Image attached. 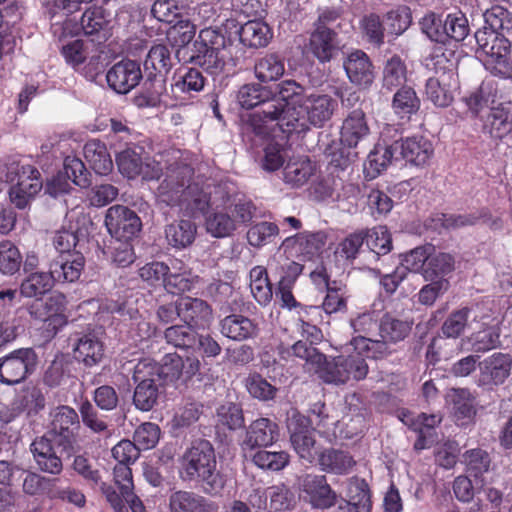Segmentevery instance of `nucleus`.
Listing matches in <instances>:
<instances>
[{"instance_id":"338daca9","label":"nucleus","mask_w":512,"mask_h":512,"mask_svg":"<svg viewBox=\"0 0 512 512\" xmlns=\"http://www.w3.org/2000/svg\"><path fill=\"white\" fill-rule=\"evenodd\" d=\"M252 461L260 469L280 471L288 465L289 455L285 451L258 450Z\"/></svg>"},{"instance_id":"6e6552de","label":"nucleus","mask_w":512,"mask_h":512,"mask_svg":"<svg viewBox=\"0 0 512 512\" xmlns=\"http://www.w3.org/2000/svg\"><path fill=\"white\" fill-rule=\"evenodd\" d=\"M37 355L32 348H20L0 357V383L16 385L33 373Z\"/></svg>"},{"instance_id":"bf43d9fd","label":"nucleus","mask_w":512,"mask_h":512,"mask_svg":"<svg viewBox=\"0 0 512 512\" xmlns=\"http://www.w3.org/2000/svg\"><path fill=\"white\" fill-rule=\"evenodd\" d=\"M462 462L467 472L477 478L489 471L491 458L487 451L474 448L464 452Z\"/></svg>"},{"instance_id":"f03ea898","label":"nucleus","mask_w":512,"mask_h":512,"mask_svg":"<svg viewBox=\"0 0 512 512\" xmlns=\"http://www.w3.org/2000/svg\"><path fill=\"white\" fill-rule=\"evenodd\" d=\"M337 100L327 94L306 95L298 109H289L282 114L279 105H269L266 110L274 119H278V127L283 133L304 132L309 129V124L322 127L329 121L337 108Z\"/></svg>"},{"instance_id":"7ed1b4c3","label":"nucleus","mask_w":512,"mask_h":512,"mask_svg":"<svg viewBox=\"0 0 512 512\" xmlns=\"http://www.w3.org/2000/svg\"><path fill=\"white\" fill-rule=\"evenodd\" d=\"M180 473L184 480L200 482L208 494L219 493L225 485L223 475L217 470L214 447L207 440L194 442L184 452Z\"/></svg>"},{"instance_id":"c03bdc74","label":"nucleus","mask_w":512,"mask_h":512,"mask_svg":"<svg viewBox=\"0 0 512 512\" xmlns=\"http://www.w3.org/2000/svg\"><path fill=\"white\" fill-rule=\"evenodd\" d=\"M195 64L202 67L211 75H220L224 72L228 53L226 49L218 50H199L193 57Z\"/></svg>"},{"instance_id":"473e14b6","label":"nucleus","mask_w":512,"mask_h":512,"mask_svg":"<svg viewBox=\"0 0 512 512\" xmlns=\"http://www.w3.org/2000/svg\"><path fill=\"white\" fill-rule=\"evenodd\" d=\"M484 130L494 139H503L512 132V113L508 107H493L487 115Z\"/></svg>"},{"instance_id":"49530a36","label":"nucleus","mask_w":512,"mask_h":512,"mask_svg":"<svg viewBox=\"0 0 512 512\" xmlns=\"http://www.w3.org/2000/svg\"><path fill=\"white\" fill-rule=\"evenodd\" d=\"M46 404L42 391L35 387H26L16 398L14 405L18 412H26L28 416L37 415Z\"/></svg>"},{"instance_id":"c9c22d12","label":"nucleus","mask_w":512,"mask_h":512,"mask_svg":"<svg viewBox=\"0 0 512 512\" xmlns=\"http://www.w3.org/2000/svg\"><path fill=\"white\" fill-rule=\"evenodd\" d=\"M76 360L86 366H94L103 357V345L94 334H85L80 337L73 349Z\"/></svg>"},{"instance_id":"cd10ccee","label":"nucleus","mask_w":512,"mask_h":512,"mask_svg":"<svg viewBox=\"0 0 512 512\" xmlns=\"http://www.w3.org/2000/svg\"><path fill=\"white\" fill-rule=\"evenodd\" d=\"M326 244V235L323 232H302L295 236L287 237L283 246H294L296 251L307 258L318 254Z\"/></svg>"},{"instance_id":"4468645a","label":"nucleus","mask_w":512,"mask_h":512,"mask_svg":"<svg viewBox=\"0 0 512 512\" xmlns=\"http://www.w3.org/2000/svg\"><path fill=\"white\" fill-rule=\"evenodd\" d=\"M305 96L304 88L301 85L293 80L283 81L278 84L277 95L272 93L270 102L265 104V107L261 109L258 116L264 123L276 122L278 125V119H274V117L272 118V116L270 117L266 114L267 107L269 105H279L281 107V111H279L278 114H282V112L284 113L289 109H298L299 105H302Z\"/></svg>"},{"instance_id":"f704fd0d","label":"nucleus","mask_w":512,"mask_h":512,"mask_svg":"<svg viewBox=\"0 0 512 512\" xmlns=\"http://www.w3.org/2000/svg\"><path fill=\"white\" fill-rule=\"evenodd\" d=\"M347 512H370L371 500L368 484L362 479H352L348 486V500L340 506Z\"/></svg>"},{"instance_id":"dca6fc26","label":"nucleus","mask_w":512,"mask_h":512,"mask_svg":"<svg viewBox=\"0 0 512 512\" xmlns=\"http://www.w3.org/2000/svg\"><path fill=\"white\" fill-rule=\"evenodd\" d=\"M178 317L195 329H204L211 323L213 313L205 300L185 296L178 299Z\"/></svg>"},{"instance_id":"393cba45","label":"nucleus","mask_w":512,"mask_h":512,"mask_svg":"<svg viewBox=\"0 0 512 512\" xmlns=\"http://www.w3.org/2000/svg\"><path fill=\"white\" fill-rule=\"evenodd\" d=\"M309 47L320 62H328L339 50L337 34L330 28L321 25L311 34Z\"/></svg>"},{"instance_id":"864d4df0","label":"nucleus","mask_w":512,"mask_h":512,"mask_svg":"<svg viewBox=\"0 0 512 512\" xmlns=\"http://www.w3.org/2000/svg\"><path fill=\"white\" fill-rule=\"evenodd\" d=\"M485 327L473 334V347L475 351H488L495 348L500 343V332L498 321L490 319L483 322Z\"/></svg>"},{"instance_id":"6ab92c4d","label":"nucleus","mask_w":512,"mask_h":512,"mask_svg":"<svg viewBox=\"0 0 512 512\" xmlns=\"http://www.w3.org/2000/svg\"><path fill=\"white\" fill-rule=\"evenodd\" d=\"M511 44L506 39H500L482 53L486 55L485 68L493 76L512 82V61L509 58Z\"/></svg>"},{"instance_id":"0e129e2a","label":"nucleus","mask_w":512,"mask_h":512,"mask_svg":"<svg viewBox=\"0 0 512 512\" xmlns=\"http://www.w3.org/2000/svg\"><path fill=\"white\" fill-rule=\"evenodd\" d=\"M279 234V226L272 222L262 221L252 225L246 234L248 243L253 247H262L270 243Z\"/></svg>"},{"instance_id":"4d7b16f0","label":"nucleus","mask_w":512,"mask_h":512,"mask_svg":"<svg viewBox=\"0 0 512 512\" xmlns=\"http://www.w3.org/2000/svg\"><path fill=\"white\" fill-rule=\"evenodd\" d=\"M244 385L251 397L260 401L273 400L278 389L258 373L249 374Z\"/></svg>"},{"instance_id":"9d476101","label":"nucleus","mask_w":512,"mask_h":512,"mask_svg":"<svg viewBox=\"0 0 512 512\" xmlns=\"http://www.w3.org/2000/svg\"><path fill=\"white\" fill-rule=\"evenodd\" d=\"M157 364L144 360L135 366L133 379L138 382L134 395L133 404L138 410L150 411L158 399V384L155 376L158 373H151L150 370L157 371Z\"/></svg>"},{"instance_id":"c756f323","label":"nucleus","mask_w":512,"mask_h":512,"mask_svg":"<svg viewBox=\"0 0 512 512\" xmlns=\"http://www.w3.org/2000/svg\"><path fill=\"white\" fill-rule=\"evenodd\" d=\"M455 269V258L452 254L433 250L430 252L426 268L423 272L425 280L448 279Z\"/></svg>"},{"instance_id":"774afa93","label":"nucleus","mask_w":512,"mask_h":512,"mask_svg":"<svg viewBox=\"0 0 512 512\" xmlns=\"http://www.w3.org/2000/svg\"><path fill=\"white\" fill-rule=\"evenodd\" d=\"M484 20L487 29L497 32H509L512 30V14L502 6H493L484 13Z\"/></svg>"},{"instance_id":"79ce46f5","label":"nucleus","mask_w":512,"mask_h":512,"mask_svg":"<svg viewBox=\"0 0 512 512\" xmlns=\"http://www.w3.org/2000/svg\"><path fill=\"white\" fill-rule=\"evenodd\" d=\"M315 373L327 384L342 385L347 383V371L342 363V356L324 360L315 367Z\"/></svg>"},{"instance_id":"c85d7f7f","label":"nucleus","mask_w":512,"mask_h":512,"mask_svg":"<svg viewBox=\"0 0 512 512\" xmlns=\"http://www.w3.org/2000/svg\"><path fill=\"white\" fill-rule=\"evenodd\" d=\"M170 512H211V506L201 495L179 490L169 497Z\"/></svg>"},{"instance_id":"4c0bfd02","label":"nucleus","mask_w":512,"mask_h":512,"mask_svg":"<svg viewBox=\"0 0 512 512\" xmlns=\"http://www.w3.org/2000/svg\"><path fill=\"white\" fill-rule=\"evenodd\" d=\"M485 215V211L471 214H437L431 218L430 226L442 233L443 231L473 226Z\"/></svg>"},{"instance_id":"a211bd4d","label":"nucleus","mask_w":512,"mask_h":512,"mask_svg":"<svg viewBox=\"0 0 512 512\" xmlns=\"http://www.w3.org/2000/svg\"><path fill=\"white\" fill-rule=\"evenodd\" d=\"M299 485L314 508L325 509L334 505L336 495L328 485L325 476L306 474L300 478Z\"/></svg>"},{"instance_id":"13d9d810","label":"nucleus","mask_w":512,"mask_h":512,"mask_svg":"<svg viewBox=\"0 0 512 512\" xmlns=\"http://www.w3.org/2000/svg\"><path fill=\"white\" fill-rule=\"evenodd\" d=\"M447 401L453 405L456 414L463 418H469L475 414V397L466 388H453L447 393Z\"/></svg>"},{"instance_id":"423d86ee","label":"nucleus","mask_w":512,"mask_h":512,"mask_svg":"<svg viewBox=\"0 0 512 512\" xmlns=\"http://www.w3.org/2000/svg\"><path fill=\"white\" fill-rule=\"evenodd\" d=\"M119 172L128 179L141 176L143 180L158 179L162 173L160 163L145 155L142 147H128L116 156Z\"/></svg>"},{"instance_id":"9b49d317","label":"nucleus","mask_w":512,"mask_h":512,"mask_svg":"<svg viewBox=\"0 0 512 512\" xmlns=\"http://www.w3.org/2000/svg\"><path fill=\"white\" fill-rule=\"evenodd\" d=\"M479 374L476 384L486 390H493L502 385L511 374L512 357L509 354L497 352L478 363Z\"/></svg>"},{"instance_id":"a878e982","label":"nucleus","mask_w":512,"mask_h":512,"mask_svg":"<svg viewBox=\"0 0 512 512\" xmlns=\"http://www.w3.org/2000/svg\"><path fill=\"white\" fill-rule=\"evenodd\" d=\"M279 436L278 425L268 418H259L253 421L246 433L244 444L253 449L272 445Z\"/></svg>"},{"instance_id":"e433bc0d","label":"nucleus","mask_w":512,"mask_h":512,"mask_svg":"<svg viewBox=\"0 0 512 512\" xmlns=\"http://www.w3.org/2000/svg\"><path fill=\"white\" fill-rule=\"evenodd\" d=\"M397 159L398 155L397 151L393 148V143L390 145L378 143L369 153L364 164V170L368 176L374 178L385 170L392 160Z\"/></svg>"},{"instance_id":"8fccbe9b","label":"nucleus","mask_w":512,"mask_h":512,"mask_svg":"<svg viewBox=\"0 0 512 512\" xmlns=\"http://www.w3.org/2000/svg\"><path fill=\"white\" fill-rule=\"evenodd\" d=\"M411 330V323L385 315L379 323V333L382 339L396 343L403 340Z\"/></svg>"},{"instance_id":"37998d69","label":"nucleus","mask_w":512,"mask_h":512,"mask_svg":"<svg viewBox=\"0 0 512 512\" xmlns=\"http://www.w3.org/2000/svg\"><path fill=\"white\" fill-rule=\"evenodd\" d=\"M319 463L324 471L345 474L355 465L353 457L347 452L329 449L319 455Z\"/></svg>"},{"instance_id":"f257e3e1","label":"nucleus","mask_w":512,"mask_h":512,"mask_svg":"<svg viewBox=\"0 0 512 512\" xmlns=\"http://www.w3.org/2000/svg\"><path fill=\"white\" fill-rule=\"evenodd\" d=\"M155 196L158 204L179 208L186 215L204 213L210 205V193L194 177V169L182 162L172 163L158 185Z\"/></svg>"},{"instance_id":"ddd939ff","label":"nucleus","mask_w":512,"mask_h":512,"mask_svg":"<svg viewBox=\"0 0 512 512\" xmlns=\"http://www.w3.org/2000/svg\"><path fill=\"white\" fill-rule=\"evenodd\" d=\"M294 500L292 491L282 483L265 489H254L248 498L252 507L270 512L288 510L294 505Z\"/></svg>"},{"instance_id":"b1692460","label":"nucleus","mask_w":512,"mask_h":512,"mask_svg":"<svg viewBox=\"0 0 512 512\" xmlns=\"http://www.w3.org/2000/svg\"><path fill=\"white\" fill-rule=\"evenodd\" d=\"M370 129L367 124L365 113L361 109L353 110L343 121L340 139L343 145L356 147L369 135Z\"/></svg>"},{"instance_id":"4be33fe9","label":"nucleus","mask_w":512,"mask_h":512,"mask_svg":"<svg viewBox=\"0 0 512 512\" xmlns=\"http://www.w3.org/2000/svg\"><path fill=\"white\" fill-rule=\"evenodd\" d=\"M344 69L351 83L368 87L374 80V68L367 54L361 50L351 52L344 61Z\"/></svg>"},{"instance_id":"bb28decb","label":"nucleus","mask_w":512,"mask_h":512,"mask_svg":"<svg viewBox=\"0 0 512 512\" xmlns=\"http://www.w3.org/2000/svg\"><path fill=\"white\" fill-rule=\"evenodd\" d=\"M221 333L234 341H244L257 334V325L249 318L232 314L220 321Z\"/></svg>"},{"instance_id":"de8ad7c7","label":"nucleus","mask_w":512,"mask_h":512,"mask_svg":"<svg viewBox=\"0 0 512 512\" xmlns=\"http://www.w3.org/2000/svg\"><path fill=\"white\" fill-rule=\"evenodd\" d=\"M254 71L261 82L275 81L284 74V62L278 56L268 54L257 60Z\"/></svg>"},{"instance_id":"2eb2a0df","label":"nucleus","mask_w":512,"mask_h":512,"mask_svg":"<svg viewBox=\"0 0 512 512\" xmlns=\"http://www.w3.org/2000/svg\"><path fill=\"white\" fill-rule=\"evenodd\" d=\"M142 79L139 63L133 60H122L115 63L106 73V80L111 89L126 94L135 88Z\"/></svg>"},{"instance_id":"f8f14e48","label":"nucleus","mask_w":512,"mask_h":512,"mask_svg":"<svg viewBox=\"0 0 512 512\" xmlns=\"http://www.w3.org/2000/svg\"><path fill=\"white\" fill-rule=\"evenodd\" d=\"M105 225L109 233L121 241H129L141 231L140 217L124 205H113L105 215Z\"/></svg>"},{"instance_id":"5701e85b","label":"nucleus","mask_w":512,"mask_h":512,"mask_svg":"<svg viewBox=\"0 0 512 512\" xmlns=\"http://www.w3.org/2000/svg\"><path fill=\"white\" fill-rule=\"evenodd\" d=\"M85 265V258L81 252L75 251L69 255H61L50 265V272L54 282H75L79 279Z\"/></svg>"},{"instance_id":"1a4fd4ad","label":"nucleus","mask_w":512,"mask_h":512,"mask_svg":"<svg viewBox=\"0 0 512 512\" xmlns=\"http://www.w3.org/2000/svg\"><path fill=\"white\" fill-rule=\"evenodd\" d=\"M436 69V75L428 78L425 85V94L437 107H447L453 101V88L457 85V74L452 68V63L444 56L438 57L436 64L441 65Z\"/></svg>"},{"instance_id":"680f3d73","label":"nucleus","mask_w":512,"mask_h":512,"mask_svg":"<svg viewBox=\"0 0 512 512\" xmlns=\"http://www.w3.org/2000/svg\"><path fill=\"white\" fill-rule=\"evenodd\" d=\"M22 264V255L18 247L11 241L0 242V272L4 275H14Z\"/></svg>"},{"instance_id":"603ef678","label":"nucleus","mask_w":512,"mask_h":512,"mask_svg":"<svg viewBox=\"0 0 512 512\" xmlns=\"http://www.w3.org/2000/svg\"><path fill=\"white\" fill-rule=\"evenodd\" d=\"M197 281L198 276L193 275L191 270L179 268L178 271L167 273L164 288L168 293L181 294L190 291Z\"/></svg>"},{"instance_id":"f3484780","label":"nucleus","mask_w":512,"mask_h":512,"mask_svg":"<svg viewBox=\"0 0 512 512\" xmlns=\"http://www.w3.org/2000/svg\"><path fill=\"white\" fill-rule=\"evenodd\" d=\"M54 440L42 435L33 440L30 450L37 467L45 473L58 475L63 470L61 457L57 454Z\"/></svg>"},{"instance_id":"0eeeda50","label":"nucleus","mask_w":512,"mask_h":512,"mask_svg":"<svg viewBox=\"0 0 512 512\" xmlns=\"http://www.w3.org/2000/svg\"><path fill=\"white\" fill-rule=\"evenodd\" d=\"M67 227L64 226L55 232L53 245L55 249L64 254H72L77 251L87 240L88 228L91 225L90 218L79 210H72L67 213Z\"/></svg>"},{"instance_id":"2f4dec72","label":"nucleus","mask_w":512,"mask_h":512,"mask_svg":"<svg viewBox=\"0 0 512 512\" xmlns=\"http://www.w3.org/2000/svg\"><path fill=\"white\" fill-rule=\"evenodd\" d=\"M84 157L95 173L107 175L113 168L111 156L105 143L93 139L84 146Z\"/></svg>"},{"instance_id":"7c9ffc66","label":"nucleus","mask_w":512,"mask_h":512,"mask_svg":"<svg viewBox=\"0 0 512 512\" xmlns=\"http://www.w3.org/2000/svg\"><path fill=\"white\" fill-rule=\"evenodd\" d=\"M239 38L245 46L251 48L265 47L272 39V31L264 21L250 20L241 26Z\"/></svg>"},{"instance_id":"3c124183","label":"nucleus","mask_w":512,"mask_h":512,"mask_svg":"<svg viewBox=\"0 0 512 512\" xmlns=\"http://www.w3.org/2000/svg\"><path fill=\"white\" fill-rule=\"evenodd\" d=\"M314 168L308 159L288 163L283 170V180L292 187L305 184L313 175Z\"/></svg>"},{"instance_id":"09e8293b","label":"nucleus","mask_w":512,"mask_h":512,"mask_svg":"<svg viewBox=\"0 0 512 512\" xmlns=\"http://www.w3.org/2000/svg\"><path fill=\"white\" fill-rule=\"evenodd\" d=\"M420 108V99L415 90L403 86L398 88L392 100V109L400 117L410 116Z\"/></svg>"},{"instance_id":"a19ab883","label":"nucleus","mask_w":512,"mask_h":512,"mask_svg":"<svg viewBox=\"0 0 512 512\" xmlns=\"http://www.w3.org/2000/svg\"><path fill=\"white\" fill-rule=\"evenodd\" d=\"M407 80V67L397 55L386 60L382 72V85L388 90L403 87Z\"/></svg>"},{"instance_id":"e2e57ef3","label":"nucleus","mask_w":512,"mask_h":512,"mask_svg":"<svg viewBox=\"0 0 512 512\" xmlns=\"http://www.w3.org/2000/svg\"><path fill=\"white\" fill-rule=\"evenodd\" d=\"M206 230L216 238L231 235L237 228L235 220L224 212H214L206 217Z\"/></svg>"},{"instance_id":"20e7f679","label":"nucleus","mask_w":512,"mask_h":512,"mask_svg":"<svg viewBox=\"0 0 512 512\" xmlns=\"http://www.w3.org/2000/svg\"><path fill=\"white\" fill-rule=\"evenodd\" d=\"M78 427L77 412L69 406L60 405L50 410L48 430L44 435L54 440L60 454L70 457L79 449Z\"/></svg>"},{"instance_id":"69168bd1","label":"nucleus","mask_w":512,"mask_h":512,"mask_svg":"<svg viewBox=\"0 0 512 512\" xmlns=\"http://www.w3.org/2000/svg\"><path fill=\"white\" fill-rule=\"evenodd\" d=\"M321 307L326 314L345 311L347 308L345 285L341 282L332 281L331 287L326 288V295Z\"/></svg>"},{"instance_id":"412c9836","label":"nucleus","mask_w":512,"mask_h":512,"mask_svg":"<svg viewBox=\"0 0 512 512\" xmlns=\"http://www.w3.org/2000/svg\"><path fill=\"white\" fill-rule=\"evenodd\" d=\"M297 422L299 427L291 430V444L301 459L312 463L321 454L320 446L315 439V430L308 427V420L305 417H299Z\"/></svg>"},{"instance_id":"aec40b11","label":"nucleus","mask_w":512,"mask_h":512,"mask_svg":"<svg viewBox=\"0 0 512 512\" xmlns=\"http://www.w3.org/2000/svg\"><path fill=\"white\" fill-rule=\"evenodd\" d=\"M393 148L397 151L398 159H405L416 166L425 165L433 155L432 143L422 136L394 141Z\"/></svg>"},{"instance_id":"58836bf2","label":"nucleus","mask_w":512,"mask_h":512,"mask_svg":"<svg viewBox=\"0 0 512 512\" xmlns=\"http://www.w3.org/2000/svg\"><path fill=\"white\" fill-rule=\"evenodd\" d=\"M271 97L272 91L257 83L242 85L236 95L237 102L244 109H252L258 105H262L263 109Z\"/></svg>"},{"instance_id":"a18cd8bd","label":"nucleus","mask_w":512,"mask_h":512,"mask_svg":"<svg viewBox=\"0 0 512 512\" xmlns=\"http://www.w3.org/2000/svg\"><path fill=\"white\" fill-rule=\"evenodd\" d=\"M190 325H173L164 332V338L169 345L179 349H190L196 346L198 333Z\"/></svg>"},{"instance_id":"39448f33","label":"nucleus","mask_w":512,"mask_h":512,"mask_svg":"<svg viewBox=\"0 0 512 512\" xmlns=\"http://www.w3.org/2000/svg\"><path fill=\"white\" fill-rule=\"evenodd\" d=\"M7 181L9 200L18 209L27 208L43 187L39 171L31 165L11 167Z\"/></svg>"},{"instance_id":"ea45409f","label":"nucleus","mask_w":512,"mask_h":512,"mask_svg":"<svg viewBox=\"0 0 512 512\" xmlns=\"http://www.w3.org/2000/svg\"><path fill=\"white\" fill-rule=\"evenodd\" d=\"M196 235V226L190 220H180L165 228V237L174 248H185L192 244Z\"/></svg>"},{"instance_id":"72a5a7b5","label":"nucleus","mask_w":512,"mask_h":512,"mask_svg":"<svg viewBox=\"0 0 512 512\" xmlns=\"http://www.w3.org/2000/svg\"><path fill=\"white\" fill-rule=\"evenodd\" d=\"M54 286V279L51 272H31L20 284V295L25 298L39 300L48 293Z\"/></svg>"},{"instance_id":"052dcab7","label":"nucleus","mask_w":512,"mask_h":512,"mask_svg":"<svg viewBox=\"0 0 512 512\" xmlns=\"http://www.w3.org/2000/svg\"><path fill=\"white\" fill-rule=\"evenodd\" d=\"M146 70L152 69L156 73L166 74L172 67V57L166 45L158 44L149 50L144 61Z\"/></svg>"},{"instance_id":"5fc2aeb1","label":"nucleus","mask_w":512,"mask_h":512,"mask_svg":"<svg viewBox=\"0 0 512 512\" xmlns=\"http://www.w3.org/2000/svg\"><path fill=\"white\" fill-rule=\"evenodd\" d=\"M65 296L54 294L45 301L36 300L30 307L29 313L36 320L47 319L49 316L64 312Z\"/></svg>"},{"instance_id":"6e6d98bb","label":"nucleus","mask_w":512,"mask_h":512,"mask_svg":"<svg viewBox=\"0 0 512 512\" xmlns=\"http://www.w3.org/2000/svg\"><path fill=\"white\" fill-rule=\"evenodd\" d=\"M205 86V78L196 68H188L183 73H178L174 77L172 89L177 92L190 94L200 92Z\"/></svg>"}]
</instances>
